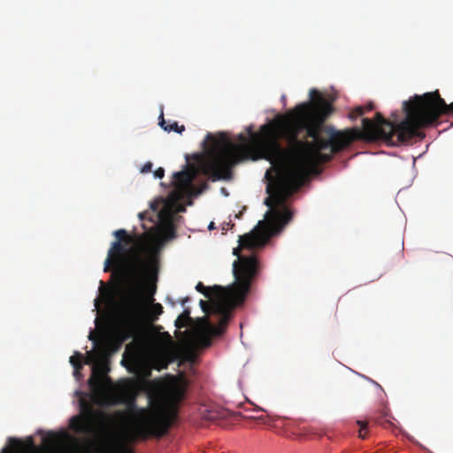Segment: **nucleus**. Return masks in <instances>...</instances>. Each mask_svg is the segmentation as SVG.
<instances>
[{"label": "nucleus", "mask_w": 453, "mask_h": 453, "mask_svg": "<svg viewBox=\"0 0 453 453\" xmlns=\"http://www.w3.org/2000/svg\"><path fill=\"white\" fill-rule=\"evenodd\" d=\"M311 101L274 119V226L282 227L292 219L288 199L296 192L319 165L330 161L334 154L357 139H383L399 145L414 137L423 138L422 128L437 123L441 115L453 113V103L447 104L438 90L416 95L403 103L405 118L399 123L376 112L374 120L362 119V130H336L324 123L333 111L331 102L317 89L310 91Z\"/></svg>", "instance_id": "f257e3e1"}, {"label": "nucleus", "mask_w": 453, "mask_h": 453, "mask_svg": "<svg viewBox=\"0 0 453 453\" xmlns=\"http://www.w3.org/2000/svg\"><path fill=\"white\" fill-rule=\"evenodd\" d=\"M185 392V386L176 381L155 386L154 395H149L148 408L137 406L135 395L124 397L121 401L127 404L132 435L141 440L164 436L177 417V408Z\"/></svg>", "instance_id": "f03ea898"}, {"label": "nucleus", "mask_w": 453, "mask_h": 453, "mask_svg": "<svg viewBox=\"0 0 453 453\" xmlns=\"http://www.w3.org/2000/svg\"><path fill=\"white\" fill-rule=\"evenodd\" d=\"M234 255L237 256L238 259L233 263L234 281L231 285H215L210 288L198 282L196 286V291L209 299L212 298L213 311L219 315V325L213 324L207 317L200 319L201 324L213 336L224 334L233 310L244 303L251 283L259 271V263L256 256H240L236 249L234 250Z\"/></svg>", "instance_id": "7ed1b4c3"}, {"label": "nucleus", "mask_w": 453, "mask_h": 453, "mask_svg": "<svg viewBox=\"0 0 453 453\" xmlns=\"http://www.w3.org/2000/svg\"><path fill=\"white\" fill-rule=\"evenodd\" d=\"M163 313L160 303H152L147 307L142 296L140 285L125 301L122 314L117 326L115 336L104 341L97 349L100 356L118 350L122 343L131 338L139 339L143 334L142 322L146 319L154 322Z\"/></svg>", "instance_id": "20e7f679"}, {"label": "nucleus", "mask_w": 453, "mask_h": 453, "mask_svg": "<svg viewBox=\"0 0 453 453\" xmlns=\"http://www.w3.org/2000/svg\"><path fill=\"white\" fill-rule=\"evenodd\" d=\"M113 234L117 240L108 250L104 271L113 268L115 273L138 282L147 271L145 235H130L125 229L116 230Z\"/></svg>", "instance_id": "39448f33"}, {"label": "nucleus", "mask_w": 453, "mask_h": 453, "mask_svg": "<svg viewBox=\"0 0 453 453\" xmlns=\"http://www.w3.org/2000/svg\"><path fill=\"white\" fill-rule=\"evenodd\" d=\"M206 140L211 148L207 157L200 163L201 173L211 181L231 179L232 167L248 157L250 148L247 145H236L224 134L218 139L208 134Z\"/></svg>", "instance_id": "423d86ee"}, {"label": "nucleus", "mask_w": 453, "mask_h": 453, "mask_svg": "<svg viewBox=\"0 0 453 453\" xmlns=\"http://www.w3.org/2000/svg\"><path fill=\"white\" fill-rule=\"evenodd\" d=\"M162 326H150L147 333L149 340V369L161 371L166 369L174 360V342L168 332L160 333Z\"/></svg>", "instance_id": "0eeeda50"}, {"label": "nucleus", "mask_w": 453, "mask_h": 453, "mask_svg": "<svg viewBox=\"0 0 453 453\" xmlns=\"http://www.w3.org/2000/svg\"><path fill=\"white\" fill-rule=\"evenodd\" d=\"M98 417L104 418V415L90 406H83L81 414L70 419V428L76 434L91 435L96 432Z\"/></svg>", "instance_id": "6e6552de"}, {"label": "nucleus", "mask_w": 453, "mask_h": 453, "mask_svg": "<svg viewBox=\"0 0 453 453\" xmlns=\"http://www.w3.org/2000/svg\"><path fill=\"white\" fill-rule=\"evenodd\" d=\"M199 169L196 165H187V168L173 173L174 190L171 193L170 197L177 201L181 197L182 193L188 190L194 179L198 174Z\"/></svg>", "instance_id": "1a4fd4ad"}, {"label": "nucleus", "mask_w": 453, "mask_h": 453, "mask_svg": "<svg viewBox=\"0 0 453 453\" xmlns=\"http://www.w3.org/2000/svg\"><path fill=\"white\" fill-rule=\"evenodd\" d=\"M267 240L265 231L256 228L248 234L240 237L239 243L241 248L254 249L262 247Z\"/></svg>", "instance_id": "9d476101"}, {"label": "nucleus", "mask_w": 453, "mask_h": 453, "mask_svg": "<svg viewBox=\"0 0 453 453\" xmlns=\"http://www.w3.org/2000/svg\"><path fill=\"white\" fill-rule=\"evenodd\" d=\"M168 205H165V208L159 211L158 217L160 220L165 221V234L172 238L175 235V230L172 222V212L168 210Z\"/></svg>", "instance_id": "9b49d317"}, {"label": "nucleus", "mask_w": 453, "mask_h": 453, "mask_svg": "<svg viewBox=\"0 0 453 453\" xmlns=\"http://www.w3.org/2000/svg\"><path fill=\"white\" fill-rule=\"evenodd\" d=\"M88 386L95 394L101 393L104 388L103 377L100 374H96V367L93 368L92 375L88 379Z\"/></svg>", "instance_id": "f8f14e48"}, {"label": "nucleus", "mask_w": 453, "mask_h": 453, "mask_svg": "<svg viewBox=\"0 0 453 453\" xmlns=\"http://www.w3.org/2000/svg\"><path fill=\"white\" fill-rule=\"evenodd\" d=\"M192 321L190 317V310L189 308H186L181 314H180L175 320V326L177 328H182L188 326Z\"/></svg>", "instance_id": "ddd939ff"}, {"label": "nucleus", "mask_w": 453, "mask_h": 453, "mask_svg": "<svg viewBox=\"0 0 453 453\" xmlns=\"http://www.w3.org/2000/svg\"><path fill=\"white\" fill-rule=\"evenodd\" d=\"M159 125L164 130L167 132L174 131L176 133L181 134L185 130V127L183 125L179 126L176 121L173 122L170 125H166V122L163 117V113H161L160 116Z\"/></svg>", "instance_id": "4468645a"}, {"label": "nucleus", "mask_w": 453, "mask_h": 453, "mask_svg": "<svg viewBox=\"0 0 453 453\" xmlns=\"http://www.w3.org/2000/svg\"><path fill=\"white\" fill-rule=\"evenodd\" d=\"M373 107L374 106H373L372 103H369L364 106H357L349 112V117L351 119H355L364 115L365 112L372 111L373 109Z\"/></svg>", "instance_id": "2eb2a0df"}, {"label": "nucleus", "mask_w": 453, "mask_h": 453, "mask_svg": "<svg viewBox=\"0 0 453 453\" xmlns=\"http://www.w3.org/2000/svg\"><path fill=\"white\" fill-rule=\"evenodd\" d=\"M84 359L82 354L80 352H75L73 356L70 357V364L73 365L74 369V376L80 374V371L82 369V360Z\"/></svg>", "instance_id": "dca6fc26"}, {"label": "nucleus", "mask_w": 453, "mask_h": 453, "mask_svg": "<svg viewBox=\"0 0 453 453\" xmlns=\"http://www.w3.org/2000/svg\"><path fill=\"white\" fill-rule=\"evenodd\" d=\"M199 305H200V307H201L202 311H203L206 315H208V314H213V315L218 316V318L219 319V314H217V313H215V312L213 311V309H212V298L211 299V303H208V302H206V301L200 300V302H199ZM205 317H207V318H208V316H205ZM217 325H219V321L218 322V324H217Z\"/></svg>", "instance_id": "f3484780"}, {"label": "nucleus", "mask_w": 453, "mask_h": 453, "mask_svg": "<svg viewBox=\"0 0 453 453\" xmlns=\"http://www.w3.org/2000/svg\"><path fill=\"white\" fill-rule=\"evenodd\" d=\"M367 422L366 421H357V425L359 426V437L365 439L367 434Z\"/></svg>", "instance_id": "a211bd4d"}, {"label": "nucleus", "mask_w": 453, "mask_h": 453, "mask_svg": "<svg viewBox=\"0 0 453 453\" xmlns=\"http://www.w3.org/2000/svg\"><path fill=\"white\" fill-rule=\"evenodd\" d=\"M9 442L12 447L20 448L22 446V442L20 440L11 437L9 439Z\"/></svg>", "instance_id": "6ab92c4d"}, {"label": "nucleus", "mask_w": 453, "mask_h": 453, "mask_svg": "<svg viewBox=\"0 0 453 453\" xmlns=\"http://www.w3.org/2000/svg\"><path fill=\"white\" fill-rule=\"evenodd\" d=\"M152 165H152V163H151V162H147V163H145V164L143 165V166H142V168L141 172H142V173H150V172L151 171V169H152Z\"/></svg>", "instance_id": "aec40b11"}, {"label": "nucleus", "mask_w": 453, "mask_h": 453, "mask_svg": "<svg viewBox=\"0 0 453 453\" xmlns=\"http://www.w3.org/2000/svg\"><path fill=\"white\" fill-rule=\"evenodd\" d=\"M165 175V170L164 168L162 167H158L155 172H154V176L155 178H157V179H162Z\"/></svg>", "instance_id": "412c9836"}, {"label": "nucleus", "mask_w": 453, "mask_h": 453, "mask_svg": "<svg viewBox=\"0 0 453 453\" xmlns=\"http://www.w3.org/2000/svg\"><path fill=\"white\" fill-rule=\"evenodd\" d=\"M208 228H209L210 230L214 229V228H215V225H214V223H213V222H211V223H210V225H209V226H208Z\"/></svg>", "instance_id": "4be33fe9"}, {"label": "nucleus", "mask_w": 453, "mask_h": 453, "mask_svg": "<svg viewBox=\"0 0 453 453\" xmlns=\"http://www.w3.org/2000/svg\"><path fill=\"white\" fill-rule=\"evenodd\" d=\"M188 301H189V298H188V297H185V298L181 301V304H182V305H185V303H186L187 302H188Z\"/></svg>", "instance_id": "5701e85b"}, {"label": "nucleus", "mask_w": 453, "mask_h": 453, "mask_svg": "<svg viewBox=\"0 0 453 453\" xmlns=\"http://www.w3.org/2000/svg\"><path fill=\"white\" fill-rule=\"evenodd\" d=\"M210 343H211V341H210V339H206V342H205V345H206V346H209V345H210Z\"/></svg>", "instance_id": "b1692460"}, {"label": "nucleus", "mask_w": 453, "mask_h": 453, "mask_svg": "<svg viewBox=\"0 0 453 453\" xmlns=\"http://www.w3.org/2000/svg\"><path fill=\"white\" fill-rule=\"evenodd\" d=\"M257 418L258 420H261V421H263V420L265 419L264 416H260V417H258V418Z\"/></svg>", "instance_id": "393cba45"}, {"label": "nucleus", "mask_w": 453, "mask_h": 453, "mask_svg": "<svg viewBox=\"0 0 453 453\" xmlns=\"http://www.w3.org/2000/svg\"><path fill=\"white\" fill-rule=\"evenodd\" d=\"M139 217H140V219H143V217H144V216H143V213H140V214H139Z\"/></svg>", "instance_id": "a878e982"}, {"label": "nucleus", "mask_w": 453, "mask_h": 453, "mask_svg": "<svg viewBox=\"0 0 453 453\" xmlns=\"http://www.w3.org/2000/svg\"><path fill=\"white\" fill-rule=\"evenodd\" d=\"M89 340L94 341V337H93V335H92V334H90V336H89Z\"/></svg>", "instance_id": "bb28decb"}, {"label": "nucleus", "mask_w": 453, "mask_h": 453, "mask_svg": "<svg viewBox=\"0 0 453 453\" xmlns=\"http://www.w3.org/2000/svg\"><path fill=\"white\" fill-rule=\"evenodd\" d=\"M154 292H155V288H153V290L151 291L150 295H154Z\"/></svg>", "instance_id": "cd10ccee"}]
</instances>
